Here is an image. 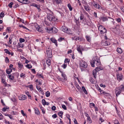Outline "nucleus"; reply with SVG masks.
<instances>
[{"instance_id":"obj_56","label":"nucleus","mask_w":124,"mask_h":124,"mask_svg":"<svg viewBox=\"0 0 124 124\" xmlns=\"http://www.w3.org/2000/svg\"><path fill=\"white\" fill-rule=\"evenodd\" d=\"M62 107L64 110H66L67 109L66 106L64 105H62Z\"/></svg>"},{"instance_id":"obj_24","label":"nucleus","mask_w":124,"mask_h":124,"mask_svg":"<svg viewBox=\"0 0 124 124\" xmlns=\"http://www.w3.org/2000/svg\"><path fill=\"white\" fill-rule=\"evenodd\" d=\"M117 51L120 54L122 53V49L121 48H117Z\"/></svg>"},{"instance_id":"obj_26","label":"nucleus","mask_w":124,"mask_h":124,"mask_svg":"<svg viewBox=\"0 0 124 124\" xmlns=\"http://www.w3.org/2000/svg\"><path fill=\"white\" fill-rule=\"evenodd\" d=\"M73 39L75 40H78L81 41V40L82 39L79 37L75 36L74 37Z\"/></svg>"},{"instance_id":"obj_35","label":"nucleus","mask_w":124,"mask_h":124,"mask_svg":"<svg viewBox=\"0 0 124 124\" xmlns=\"http://www.w3.org/2000/svg\"><path fill=\"white\" fill-rule=\"evenodd\" d=\"M8 78L9 79L11 80H13L14 79V77L13 76H12L11 75H8Z\"/></svg>"},{"instance_id":"obj_7","label":"nucleus","mask_w":124,"mask_h":124,"mask_svg":"<svg viewBox=\"0 0 124 124\" xmlns=\"http://www.w3.org/2000/svg\"><path fill=\"white\" fill-rule=\"evenodd\" d=\"M119 89V88H116L115 90V93L117 96L119 95L122 91L121 90L118 89Z\"/></svg>"},{"instance_id":"obj_30","label":"nucleus","mask_w":124,"mask_h":124,"mask_svg":"<svg viewBox=\"0 0 124 124\" xmlns=\"http://www.w3.org/2000/svg\"><path fill=\"white\" fill-rule=\"evenodd\" d=\"M26 93L28 96L29 98L31 99V96L29 92H27Z\"/></svg>"},{"instance_id":"obj_55","label":"nucleus","mask_w":124,"mask_h":124,"mask_svg":"<svg viewBox=\"0 0 124 124\" xmlns=\"http://www.w3.org/2000/svg\"><path fill=\"white\" fill-rule=\"evenodd\" d=\"M9 60L7 57H6L5 59V61L6 63H8L9 62Z\"/></svg>"},{"instance_id":"obj_3","label":"nucleus","mask_w":124,"mask_h":124,"mask_svg":"<svg viewBox=\"0 0 124 124\" xmlns=\"http://www.w3.org/2000/svg\"><path fill=\"white\" fill-rule=\"evenodd\" d=\"M47 18L50 21H54L57 20V19L53 16L50 14H48Z\"/></svg>"},{"instance_id":"obj_60","label":"nucleus","mask_w":124,"mask_h":124,"mask_svg":"<svg viewBox=\"0 0 124 124\" xmlns=\"http://www.w3.org/2000/svg\"><path fill=\"white\" fill-rule=\"evenodd\" d=\"M0 120H1L2 119H3V116L0 113Z\"/></svg>"},{"instance_id":"obj_14","label":"nucleus","mask_w":124,"mask_h":124,"mask_svg":"<svg viewBox=\"0 0 124 124\" xmlns=\"http://www.w3.org/2000/svg\"><path fill=\"white\" fill-rule=\"evenodd\" d=\"M123 75L121 74H118L117 75V79L119 81L122 80Z\"/></svg>"},{"instance_id":"obj_62","label":"nucleus","mask_w":124,"mask_h":124,"mask_svg":"<svg viewBox=\"0 0 124 124\" xmlns=\"http://www.w3.org/2000/svg\"><path fill=\"white\" fill-rule=\"evenodd\" d=\"M56 108L54 106H53L51 108L53 110H55Z\"/></svg>"},{"instance_id":"obj_27","label":"nucleus","mask_w":124,"mask_h":124,"mask_svg":"<svg viewBox=\"0 0 124 124\" xmlns=\"http://www.w3.org/2000/svg\"><path fill=\"white\" fill-rule=\"evenodd\" d=\"M47 64L49 66H50L51 64V61L50 59H48L46 61Z\"/></svg>"},{"instance_id":"obj_20","label":"nucleus","mask_w":124,"mask_h":124,"mask_svg":"<svg viewBox=\"0 0 124 124\" xmlns=\"http://www.w3.org/2000/svg\"><path fill=\"white\" fill-rule=\"evenodd\" d=\"M18 66L19 69L21 70L23 66V64L21 62H19L18 63Z\"/></svg>"},{"instance_id":"obj_40","label":"nucleus","mask_w":124,"mask_h":124,"mask_svg":"<svg viewBox=\"0 0 124 124\" xmlns=\"http://www.w3.org/2000/svg\"><path fill=\"white\" fill-rule=\"evenodd\" d=\"M58 115L61 118H62V115L63 114V112L62 111H60L58 113Z\"/></svg>"},{"instance_id":"obj_11","label":"nucleus","mask_w":124,"mask_h":124,"mask_svg":"<svg viewBox=\"0 0 124 124\" xmlns=\"http://www.w3.org/2000/svg\"><path fill=\"white\" fill-rule=\"evenodd\" d=\"M52 32L53 33H55L57 32L58 31V30L55 27H53V28H51Z\"/></svg>"},{"instance_id":"obj_45","label":"nucleus","mask_w":124,"mask_h":124,"mask_svg":"<svg viewBox=\"0 0 124 124\" xmlns=\"http://www.w3.org/2000/svg\"><path fill=\"white\" fill-rule=\"evenodd\" d=\"M19 26L20 27H22V28H23L24 29H26V30H28V29L26 27L22 25H19Z\"/></svg>"},{"instance_id":"obj_19","label":"nucleus","mask_w":124,"mask_h":124,"mask_svg":"<svg viewBox=\"0 0 124 124\" xmlns=\"http://www.w3.org/2000/svg\"><path fill=\"white\" fill-rule=\"evenodd\" d=\"M116 88H119L118 89L122 91L124 90V86L123 85H121L119 87H116Z\"/></svg>"},{"instance_id":"obj_22","label":"nucleus","mask_w":124,"mask_h":124,"mask_svg":"<svg viewBox=\"0 0 124 124\" xmlns=\"http://www.w3.org/2000/svg\"><path fill=\"white\" fill-rule=\"evenodd\" d=\"M95 69L97 70V72L103 70V68H101V67H97Z\"/></svg>"},{"instance_id":"obj_42","label":"nucleus","mask_w":124,"mask_h":124,"mask_svg":"<svg viewBox=\"0 0 124 124\" xmlns=\"http://www.w3.org/2000/svg\"><path fill=\"white\" fill-rule=\"evenodd\" d=\"M46 31H47L48 32H50L52 30L51 28H50V27H47L45 28Z\"/></svg>"},{"instance_id":"obj_44","label":"nucleus","mask_w":124,"mask_h":124,"mask_svg":"<svg viewBox=\"0 0 124 124\" xmlns=\"http://www.w3.org/2000/svg\"><path fill=\"white\" fill-rule=\"evenodd\" d=\"M67 66V63L64 62V64L62 66V67L64 69H65Z\"/></svg>"},{"instance_id":"obj_37","label":"nucleus","mask_w":124,"mask_h":124,"mask_svg":"<svg viewBox=\"0 0 124 124\" xmlns=\"http://www.w3.org/2000/svg\"><path fill=\"white\" fill-rule=\"evenodd\" d=\"M41 109V110L43 114H44L45 113V111L44 110V108L42 107L41 106V107H40Z\"/></svg>"},{"instance_id":"obj_43","label":"nucleus","mask_w":124,"mask_h":124,"mask_svg":"<svg viewBox=\"0 0 124 124\" xmlns=\"http://www.w3.org/2000/svg\"><path fill=\"white\" fill-rule=\"evenodd\" d=\"M20 77L21 78H24L25 77V74L22 73L20 75Z\"/></svg>"},{"instance_id":"obj_5","label":"nucleus","mask_w":124,"mask_h":124,"mask_svg":"<svg viewBox=\"0 0 124 124\" xmlns=\"http://www.w3.org/2000/svg\"><path fill=\"white\" fill-rule=\"evenodd\" d=\"M61 29L63 31L67 33H70V31L69 29L64 26H63L61 28Z\"/></svg>"},{"instance_id":"obj_57","label":"nucleus","mask_w":124,"mask_h":124,"mask_svg":"<svg viewBox=\"0 0 124 124\" xmlns=\"http://www.w3.org/2000/svg\"><path fill=\"white\" fill-rule=\"evenodd\" d=\"M83 14H81L80 15V20H82L83 19Z\"/></svg>"},{"instance_id":"obj_54","label":"nucleus","mask_w":124,"mask_h":124,"mask_svg":"<svg viewBox=\"0 0 124 124\" xmlns=\"http://www.w3.org/2000/svg\"><path fill=\"white\" fill-rule=\"evenodd\" d=\"M18 44L19 46L21 48L23 47L24 46V45H23V44H22L20 42V43H19Z\"/></svg>"},{"instance_id":"obj_31","label":"nucleus","mask_w":124,"mask_h":124,"mask_svg":"<svg viewBox=\"0 0 124 124\" xmlns=\"http://www.w3.org/2000/svg\"><path fill=\"white\" fill-rule=\"evenodd\" d=\"M67 6L68 7L70 10L71 11L72 10V7L71 5L70 4H68L67 5Z\"/></svg>"},{"instance_id":"obj_23","label":"nucleus","mask_w":124,"mask_h":124,"mask_svg":"<svg viewBox=\"0 0 124 124\" xmlns=\"http://www.w3.org/2000/svg\"><path fill=\"white\" fill-rule=\"evenodd\" d=\"M84 7L85 10L87 11L90 10L89 7L88 5L84 6Z\"/></svg>"},{"instance_id":"obj_8","label":"nucleus","mask_w":124,"mask_h":124,"mask_svg":"<svg viewBox=\"0 0 124 124\" xmlns=\"http://www.w3.org/2000/svg\"><path fill=\"white\" fill-rule=\"evenodd\" d=\"M93 5L95 8H96L97 9H100L101 8V6L97 3H94L93 4Z\"/></svg>"},{"instance_id":"obj_25","label":"nucleus","mask_w":124,"mask_h":124,"mask_svg":"<svg viewBox=\"0 0 124 124\" xmlns=\"http://www.w3.org/2000/svg\"><path fill=\"white\" fill-rule=\"evenodd\" d=\"M1 82L2 83H3L5 85H7V83H6L5 81V80L3 78V77H1Z\"/></svg>"},{"instance_id":"obj_39","label":"nucleus","mask_w":124,"mask_h":124,"mask_svg":"<svg viewBox=\"0 0 124 124\" xmlns=\"http://www.w3.org/2000/svg\"><path fill=\"white\" fill-rule=\"evenodd\" d=\"M77 50L79 52V53H80L81 54H82V51H81L80 47L79 46L77 48Z\"/></svg>"},{"instance_id":"obj_4","label":"nucleus","mask_w":124,"mask_h":124,"mask_svg":"<svg viewBox=\"0 0 124 124\" xmlns=\"http://www.w3.org/2000/svg\"><path fill=\"white\" fill-rule=\"evenodd\" d=\"M79 65L81 67L84 68H86L87 66V64L86 62L83 61H81L79 63Z\"/></svg>"},{"instance_id":"obj_47","label":"nucleus","mask_w":124,"mask_h":124,"mask_svg":"<svg viewBox=\"0 0 124 124\" xmlns=\"http://www.w3.org/2000/svg\"><path fill=\"white\" fill-rule=\"evenodd\" d=\"M25 40L24 39L22 38H20L19 39V41L21 43L24 42L25 41Z\"/></svg>"},{"instance_id":"obj_33","label":"nucleus","mask_w":124,"mask_h":124,"mask_svg":"<svg viewBox=\"0 0 124 124\" xmlns=\"http://www.w3.org/2000/svg\"><path fill=\"white\" fill-rule=\"evenodd\" d=\"M35 113L36 114L39 115V111L37 108H36L35 110Z\"/></svg>"},{"instance_id":"obj_58","label":"nucleus","mask_w":124,"mask_h":124,"mask_svg":"<svg viewBox=\"0 0 124 124\" xmlns=\"http://www.w3.org/2000/svg\"><path fill=\"white\" fill-rule=\"evenodd\" d=\"M64 38L62 37L58 39V40L59 41H61L63 40L64 39Z\"/></svg>"},{"instance_id":"obj_12","label":"nucleus","mask_w":124,"mask_h":124,"mask_svg":"<svg viewBox=\"0 0 124 124\" xmlns=\"http://www.w3.org/2000/svg\"><path fill=\"white\" fill-rule=\"evenodd\" d=\"M97 72L95 69H94L93 71V75L95 78H96V73Z\"/></svg>"},{"instance_id":"obj_17","label":"nucleus","mask_w":124,"mask_h":124,"mask_svg":"<svg viewBox=\"0 0 124 124\" xmlns=\"http://www.w3.org/2000/svg\"><path fill=\"white\" fill-rule=\"evenodd\" d=\"M100 20L103 22H104L107 21L108 19L106 17H102L100 18Z\"/></svg>"},{"instance_id":"obj_28","label":"nucleus","mask_w":124,"mask_h":124,"mask_svg":"<svg viewBox=\"0 0 124 124\" xmlns=\"http://www.w3.org/2000/svg\"><path fill=\"white\" fill-rule=\"evenodd\" d=\"M36 29L39 32H41L42 31L41 28L40 27V26H39L36 28Z\"/></svg>"},{"instance_id":"obj_16","label":"nucleus","mask_w":124,"mask_h":124,"mask_svg":"<svg viewBox=\"0 0 124 124\" xmlns=\"http://www.w3.org/2000/svg\"><path fill=\"white\" fill-rule=\"evenodd\" d=\"M49 51V53H48L47 52V53H46V54L48 57V58H51L52 56V52L50 50Z\"/></svg>"},{"instance_id":"obj_32","label":"nucleus","mask_w":124,"mask_h":124,"mask_svg":"<svg viewBox=\"0 0 124 124\" xmlns=\"http://www.w3.org/2000/svg\"><path fill=\"white\" fill-rule=\"evenodd\" d=\"M86 38L87 41L88 42H90L91 41V39L90 37L88 36H86Z\"/></svg>"},{"instance_id":"obj_50","label":"nucleus","mask_w":124,"mask_h":124,"mask_svg":"<svg viewBox=\"0 0 124 124\" xmlns=\"http://www.w3.org/2000/svg\"><path fill=\"white\" fill-rule=\"evenodd\" d=\"M66 117L67 118L69 119L70 121V122L71 121V119L70 118V115L69 114H68L67 115H66Z\"/></svg>"},{"instance_id":"obj_48","label":"nucleus","mask_w":124,"mask_h":124,"mask_svg":"<svg viewBox=\"0 0 124 124\" xmlns=\"http://www.w3.org/2000/svg\"><path fill=\"white\" fill-rule=\"evenodd\" d=\"M13 4V2H10L8 5V6L10 8H12V5Z\"/></svg>"},{"instance_id":"obj_38","label":"nucleus","mask_w":124,"mask_h":124,"mask_svg":"<svg viewBox=\"0 0 124 124\" xmlns=\"http://www.w3.org/2000/svg\"><path fill=\"white\" fill-rule=\"evenodd\" d=\"M46 95L47 97H49L50 95V93L48 91H47L46 93Z\"/></svg>"},{"instance_id":"obj_18","label":"nucleus","mask_w":124,"mask_h":124,"mask_svg":"<svg viewBox=\"0 0 124 124\" xmlns=\"http://www.w3.org/2000/svg\"><path fill=\"white\" fill-rule=\"evenodd\" d=\"M50 40L51 41H52L53 43H55V44L56 46H57V43L56 42V41L55 39L53 38H51L50 39Z\"/></svg>"},{"instance_id":"obj_29","label":"nucleus","mask_w":124,"mask_h":124,"mask_svg":"<svg viewBox=\"0 0 124 124\" xmlns=\"http://www.w3.org/2000/svg\"><path fill=\"white\" fill-rule=\"evenodd\" d=\"M82 89L83 91V92H84V93L86 94H87V92L85 89V87L84 86H82Z\"/></svg>"},{"instance_id":"obj_53","label":"nucleus","mask_w":124,"mask_h":124,"mask_svg":"<svg viewBox=\"0 0 124 124\" xmlns=\"http://www.w3.org/2000/svg\"><path fill=\"white\" fill-rule=\"evenodd\" d=\"M4 16V13L1 12L0 14V17H3Z\"/></svg>"},{"instance_id":"obj_21","label":"nucleus","mask_w":124,"mask_h":124,"mask_svg":"<svg viewBox=\"0 0 124 124\" xmlns=\"http://www.w3.org/2000/svg\"><path fill=\"white\" fill-rule=\"evenodd\" d=\"M12 69L10 68L6 70V72L8 74H10L12 71Z\"/></svg>"},{"instance_id":"obj_1","label":"nucleus","mask_w":124,"mask_h":124,"mask_svg":"<svg viewBox=\"0 0 124 124\" xmlns=\"http://www.w3.org/2000/svg\"><path fill=\"white\" fill-rule=\"evenodd\" d=\"M91 63L92 66L93 67H94V64L96 65L97 66H99L100 65V60L96 58V60L93 59L92 62H91Z\"/></svg>"},{"instance_id":"obj_36","label":"nucleus","mask_w":124,"mask_h":124,"mask_svg":"<svg viewBox=\"0 0 124 124\" xmlns=\"http://www.w3.org/2000/svg\"><path fill=\"white\" fill-rule=\"evenodd\" d=\"M4 51H5L6 53L8 54L9 55H10L11 54V53L9 51V50H8V49H5L4 50Z\"/></svg>"},{"instance_id":"obj_9","label":"nucleus","mask_w":124,"mask_h":124,"mask_svg":"<svg viewBox=\"0 0 124 124\" xmlns=\"http://www.w3.org/2000/svg\"><path fill=\"white\" fill-rule=\"evenodd\" d=\"M62 76L63 78V79H61V81L63 82H65L67 80V78L66 75L63 73H62Z\"/></svg>"},{"instance_id":"obj_59","label":"nucleus","mask_w":124,"mask_h":124,"mask_svg":"<svg viewBox=\"0 0 124 124\" xmlns=\"http://www.w3.org/2000/svg\"><path fill=\"white\" fill-rule=\"evenodd\" d=\"M12 37H10V38H9V44H11V43H12Z\"/></svg>"},{"instance_id":"obj_63","label":"nucleus","mask_w":124,"mask_h":124,"mask_svg":"<svg viewBox=\"0 0 124 124\" xmlns=\"http://www.w3.org/2000/svg\"><path fill=\"white\" fill-rule=\"evenodd\" d=\"M11 100L14 102H16V100L15 98H13L11 99Z\"/></svg>"},{"instance_id":"obj_41","label":"nucleus","mask_w":124,"mask_h":124,"mask_svg":"<svg viewBox=\"0 0 124 124\" xmlns=\"http://www.w3.org/2000/svg\"><path fill=\"white\" fill-rule=\"evenodd\" d=\"M70 60L69 59L67 58H66L65 59V60H64V62L65 63H67V62L69 63L70 62Z\"/></svg>"},{"instance_id":"obj_34","label":"nucleus","mask_w":124,"mask_h":124,"mask_svg":"<svg viewBox=\"0 0 124 124\" xmlns=\"http://www.w3.org/2000/svg\"><path fill=\"white\" fill-rule=\"evenodd\" d=\"M87 121H88L89 123H92V120L90 117H89L88 118H87Z\"/></svg>"},{"instance_id":"obj_64","label":"nucleus","mask_w":124,"mask_h":124,"mask_svg":"<svg viewBox=\"0 0 124 124\" xmlns=\"http://www.w3.org/2000/svg\"><path fill=\"white\" fill-rule=\"evenodd\" d=\"M52 116L54 118L57 117V116L56 114H55L53 115Z\"/></svg>"},{"instance_id":"obj_46","label":"nucleus","mask_w":124,"mask_h":124,"mask_svg":"<svg viewBox=\"0 0 124 124\" xmlns=\"http://www.w3.org/2000/svg\"><path fill=\"white\" fill-rule=\"evenodd\" d=\"M26 67L29 69L31 68L32 67L31 65L29 64H27V65H26Z\"/></svg>"},{"instance_id":"obj_61","label":"nucleus","mask_w":124,"mask_h":124,"mask_svg":"<svg viewBox=\"0 0 124 124\" xmlns=\"http://www.w3.org/2000/svg\"><path fill=\"white\" fill-rule=\"evenodd\" d=\"M121 19L120 18H118L116 20V21L118 22L119 23L121 21Z\"/></svg>"},{"instance_id":"obj_15","label":"nucleus","mask_w":124,"mask_h":124,"mask_svg":"<svg viewBox=\"0 0 124 124\" xmlns=\"http://www.w3.org/2000/svg\"><path fill=\"white\" fill-rule=\"evenodd\" d=\"M32 6H33L37 8L39 10V11H40V10H41V9H40V7L37 4H33Z\"/></svg>"},{"instance_id":"obj_10","label":"nucleus","mask_w":124,"mask_h":124,"mask_svg":"<svg viewBox=\"0 0 124 124\" xmlns=\"http://www.w3.org/2000/svg\"><path fill=\"white\" fill-rule=\"evenodd\" d=\"M36 87L39 92L41 93L42 94H44V93L42 89L40 86H38L36 85Z\"/></svg>"},{"instance_id":"obj_49","label":"nucleus","mask_w":124,"mask_h":124,"mask_svg":"<svg viewBox=\"0 0 124 124\" xmlns=\"http://www.w3.org/2000/svg\"><path fill=\"white\" fill-rule=\"evenodd\" d=\"M42 104L43 105H46L45 103H46V102L45 100V99H42Z\"/></svg>"},{"instance_id":"obj_51","label":"nucleus","mask_w":124,"mask_h":124,"mask_svg":"<svg viewBox=\"0 0 124 124\" xmlns=\"http://www.w3.org/2000/svg\"><path fill=\"white\" fill-rule=\"evenodd\" d=\"M114 123L115 124H120L118 121L116 120H115Z\"/></svg>"},{"instance_id":"obj_6","label":"nucleus","mask_w":124,"mask_h":124,"mask_svg":"<svg viewBox=\"0 0 124 124\" xmlns=\"http://www.w3.org/2000/svg\"><path fill=\"white\" fill-rule=\"evenodd\" d=\"M18 98L20 100H24L27 99V96L25 95H21L19 96Z\"/></svg>"},{"instance_id":"obj_2","label":"nucleus","mask_w":124,"mask_h":124,"mask_svg":"<svg viewBox=\"0 0 124 124\" xmlns=\"http://www.w3.org/2000/svg\"><path fill=\"white\" fill-rule=\"evenodd\" d=\"M98 29L100 31V33L101 34L105 33L107 31L106 29L102 25H100L99 26Z\"/></svg>"},{"instance_id":"obj_52","label":"nucleus","mask_w":124,"mask_h":124,"mask_svg":"<svg viewBox=\"0 0 124 124\" xmlns=\"http://www.w3.org/2000/svg\"><path fill=\"white\" fill-rule=\"evenodd\" d=\"M61 2V0H56L55 2L58 4H60Z\"/></svg>"},{"instance_id":"obj_13","label":"nucleus","mask_w":124,"mask_h":124,"mask_svg":"<svg viewBox=\"0 0 124 124\" xmlns=\"http://www.w3.org/2000/svg\"><path fill=\"white\" fill-rule=\"evenodd\" d=\"M102 45L106 46L109 45L110 44V43L109 42H108L107 41H106L105 42L102 43Z\"/></svg>"}]
</instances>
